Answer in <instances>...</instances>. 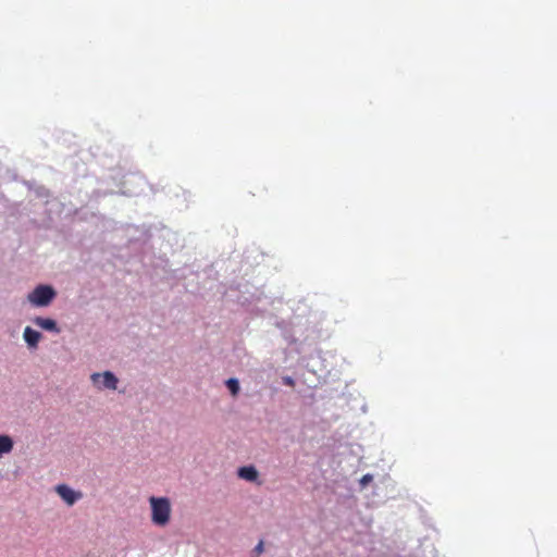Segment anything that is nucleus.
<instances>
[{
    "mask_svg": "<svg viewBox=\"0 0 557 557\" xmlns=\"http://www.w3.org/2000/svg\"><path fill=\"white\" fill-rule=\"evenodd\" d=\"M59 496L69 505L72 506L77 499L81 498L82 494L73 491L65 484H60L55 488Z\"/></svg>",
    "mask_w": 557,
    "mask_h": 557,
    "instance_id": "20e7f679",
    "label": "nucleus"
},
{
    "mask_svg": "<svg viewBox=\"0 0 557 557\" xmlns=\"http://www.w3.org/2000/svg\"><path fill=\"white\" fill-rule=\"evenodd\" d=\"M238 476L240 479L246 480V481L253 482L258 478V471L252 466L242 467V468L238 469Z\"/></svg>",
    "mask_w": 557,
    "mask_h": 557,
    "instance_id": "0eeeda50",
    "label": "nucleus"
},
{
    "mask_svg": "<svg viewBox=\"0 0 557 557\" xmlns=\"http://www.w3.org/2000/svg\"><path fill=\"white\" fill-rule=\"evenodd\" d=\"M33 322L38 327L50 331L53 333H59L60 329L58 327L57 322L53 319L50 318H42V317H36L33 319Z\"/></svg>",
    "mask_w": 557,
    "mask_h": 557,
    "instance_id": "39448f33",
    "label": "nucleus"
},
{
    "mask_svg": "<svg viewBox=\"0 0 557 557\" xmlns=\"http://www.w3.org/2000/svg\"><path fill=\"white\" fill-rule=\"evenodd\" d=\"M23 337L29 348H37L41 334L38 331L33 330L30 326H26Z\"/></svg>",
    "mask_w": 557,
    "mask_h": 557,
    "instance_id": "423d86ee",
    "label": "nucleus"
},
{
    "mask_svg": "<svg viewBox=\"0 0 557 557\" xmlns=\"http://www.w3.org/2000/svg\"><path fill=\"white\" fill-rule=\"evenodd\" d=\"M283 383L287 386H290V387H294L295 386V381L292 376H284L283 377Z\"/></svg>",
    "mask_w": 557,
    "mask_h": 557,
    "instance_id": "f8f14e48",
    "label": "nucleus"
},
{
    "mask_svg": "<svg viewBox=\"0 0 557 557\" xmlns=\"http://www.w3.org/2000/svg\"><path fill=\"white\" fill-rule=\"evenodd\" d=\"M373 480V475L372 474H364L361 479H360V485L362 488H364L369 483H371Z\"/></svg>",
    "mask_w": 557,
    "mask_h": 557,
    "instance_id": "9d476101",
    "label": "nucleus"
},
{
    "mask_svg": "<svg viewBox=\"0 0 557 557\" xmlns=\"http://www.w3.org/2000/svg\"><path fill=\"white\" fill-rule=\"evenodd\" d=\"M226 386L228 387L230 392L233 396H236L239 392V383L236 379H228L226 381Z\"/></svg>",
    "mask_w": 557,
    "mask_h": 557,
    "instance_id": "1a4fd4ad",
    "label": "nucleus"
},
{
    "mask_svg": "<svg viewBox=\"0 0 557 557\" xmlns=\"http://www.w3.org/2000/svg\"><path fill=\"white\" fill-rule=\"evenodd\" d=\"M55 297V290L49 285H38L27 295V300L35 307H47Z\"/></svg>",
    "mask_w": 557,
    "mask_h": 557,
    "instance_id": "f03ea898",
    "label": "nucleus"
},
{
    "mask_svg": "<svg viewBox=\"0 0 557 557\" xmlns=\"http://www.w3.org/2000/svg\"><path fill=\"white\" fill-rule=\"evenodd\" d=\"M91 381L98 388L115 389L117 385V379L109 371H106L102 374L94 373L91 375Z\"/></svg>",
    "mask_w": 557,
    "mask_h": 557,
    "instance_id": "7ed1b4c3",
    "label": "nucleus"
},
{
    "mask_svg": "<svg viewBox=\"0 0 557 557\" xmlns=\"http://www.w3.org/2000/svg\"><path fill=\"white\" fill-rule=\"evenodd\" d=\"M253 552L257 555H261L264 552V542L262 540H260L259 543L256 545Z\"/></svg>",
    "mask_w": 557,
    "mask_h": 557,
    "instance_id": "9b49d317",
    "label": "nucleus"
},
{
    "mask_svg": "<svg viewBox=\"0 0 557 557\" xmlns=\"http://www.w3.org/2000/svg\"><path fill=\"white\" fill-rule=\"evenodd\" d=\"M13 440L9 435H0V457L13 449Z\"/></svg>",
    "mask_w": 557,
    "mask_h": 557,
    "instance_id": "6e6552de",
    "label": "nucleus"
},
{
    "mask_svg": "<svg viewBox=\"0 0 557 557\" xmlns=\"http://www.w3.org/2000/svg\"><path fill=\"white\" fill-rule=\"evenodd\" d=\"M151 506V521L153 524L164 527L169 523L171 518V503L166 497L149 498Z\"/></svg>",
    "mask_w": 557,
    "mask_h": 557,
    "instance_id": "f257e3e1",
    "label": "nucleus"
}]
</instances>
